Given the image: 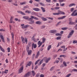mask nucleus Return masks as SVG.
<instances>
[{
	"label": "nucleus",
	"instance_id": "obj_20",
	"mask_svg": "<svg viewBox=\"0 0 77 77\" xmlns=\"http://www.w3.org/2000/svg\"><path fill=\"white\" fill-rule=\"evenodd\" d=\"M51 48V45H49L48 46V48H47V50L48 51H49L50 49Z\"/></svg>",
	"mask_w": 77,
	"mask_h": 77
},
{
	"label": "nucleus",
	"instance_id": "obj_49",
	"mask_svg": "<svg viewBox=\"0 0 77 77\" xmlns=\"http://www.w3.org/2000/svg\"><path fill=\"white\" fill-rule=\"evenodd\" d=\"M70 11L71 12H73V11L74 10V8H71Z\"/></svg>",
	"mask_w": 77,
	"mask_h": 77
},
{
	"label": "nucleus",
	"instance_id": "obj_59",
	"mask_svg": "<svg viewBox=\"0 0 77 77\" xmlns=\"http://www.w3.org/2000/svg\"><path fill=\"white\" fill-rule=\"evenodd\" d=\"M59 2H63L64 0H58Z\"/></svg>",
	"mask_w": 77,
	"mask_h": 77
},
{
	"label": "nucleus",
	"instance_id": "obj_47",
	"mask_svg": "<svg viewBox=\"0 0 77 77\" xmlns=\"http://www.w3.org/2000/svg\"><path fill=\"white\" fill-rule=\"evenodd\" d=\"M63 43V42H61L58 43L57 46V47H58L59 46V45H60V44H62Z\"/></svg>",
	"mask_w": 77,
	"mask_h": 77
},
{
	"label": "nucleus",
	"instance_id": "obj_54",
	"mask_svg": "<svg viewBox=\"0 0 77 77\" xmlns=\"http://www.w3.org/2000/svg\"><path fill=\"white\" fill-rule=\"evenodd\" d=\"M39 54H40V52L39 51H38V52H37L36 55H37L38 56H39Z\"/></svg>",
	"mask_w": 77,
	"mask_h": 77
},
{
	"label": "nucleus",
	"instance_id": "obj_38",
	"mask_svg": "<svg viewBox=\"0 0 77 77\" xmlns=\"http://www.w3.org/2000/svg\"><path fill=\"white\" fill-rule=\"evenodd\" d=\"M45 26L44 25H43L41 26V28L42 29H44V28H45Z\"/></svg>",
	"mask_w": 77,
	"mask_h": 77
},
{
	"label": "nucleus",
	"instance_id": "obj_2",
	"mask_svg": "<svg viewBox=\"0 0 77 77\" xmlns=\"http://www.w3.org/2000/svg\"><path fill=\"white\" fill-rule=\"evenodd\" d=\"M42 42H41V41H39L38 42V47H40L41 46V45L43 43H44L46 40V38L44 37H43L42 38Z\"/></svg>",
	"mask_w": 77,
	"mask_h": 77
},
{
	"label": "nucleus",
	"instance_id": "obj_55",
	"mask_svg": "<svg viewBox=\"0 0 77 77\" xmlns=\"http://www.w3.org/2000/svg\"><path fill=\"white\" fill-rule=\"evenodd\" d=\"M29 3H30L31 4H32V3H33V1L31 0L29 1Z\"/></svg>",
	"mask_w": 77,
	"mask_h": 77
},
{
	"label": "nucleus",
	"instance_id": "obj_44",
	"mask_svg": "<svg viewBox=\"0 0 77 77\" xmlns=\"http://www.w3.org/2000/svg\"><path fill=\"white\" fill-rule=\"evenodd\" d=\"M20 14H22V15H26V14H25L24 13L22 12L21 11H20Z\"/></svg>",
	"mask_w": 77,
	"mask_h": 77
},
{
	"label": "nucleus",
	"instance_id": "obj_15",
	"mask_svg": "<svg viewBox=\"0 0 77 77\" xmlns=\"http://www.w3.org/2000/svg\"><path fill=\"white\" fill-rule=\"evenodd\" d=\"M57 31L56 30H52L50 31V32L51 33H56Z\"/></svg>",
	"mask_w": 77,
	"mask_h": 77
},
{
	"label": "nucleus",
	"instance_id": "obj_50",
	"mask_svg": "<svg viewBox=\"0 0 77 77\" xmlns=\"http://www.w3.org/2000/svg\"><path fill=\"white\" fill-rule=\"evenodd\" d=\"M71 75V74H69L67 75L65 77H69V76H70V75Z\"/></svg>",
	"mask_w": 77,
	"mask_h": 77
},
{
	"label": "nucleus",
	"instance_id": "obj_7",
	"mask_svg": "<svg viewBox=\"0 0 77 77\" xmlns=\"http://www.w3.org/2000/svg\"><path fill=\"white\" fill-rule=\"evenodd\" d=\"M23 69L24 67H23V66H22L21 67H20L19 69L18 73L20 74V73H21V72H23Z\"/></svg>",
	"mask_w": 77,
	"mask_h": 77
},
{
	"label": "nucleus",
	"instance_id": "obj_42",
	"mask_svg": "<svg viewBox=\"0 0 77 77\" xmlns=\"http://www.w3.org/2000/svg\"><path fill=\"white\" fill-rule=\"evenodd\" d=\"M32 43H31V42H29L28 43V46L30 47L32 46Z\"/></svg>",
	"mask_w": 77,
	"mask_h": 77
},
{
	"label": "nucleus",
	"instance_id": "obj_33",
	"mask_svg": "<svg viewBox=\"0 0 77 77\" xmlns=\"http://www.w3.org/2000/svg\"><path fill=\"white\" fill-rule=\"evenodd\" d=\"M34 5L35 6H36V7H38V6H39V4L37 3H34Z\"/></svg>",
	"mask_w": 77,
	"mask_h": 77
},
{
	"label": "nucleus",
	"instance_id": "obj_10",
	"mask_svg": "<svg viewBox=\"0 0 77 77\" xmlns=\"http://www.w3.org/2000/svg\"><path fill=\"white\" fill-rule=\"evenodd\" d=\"M32 50H33V48H36L37 46L36 45V44H34V43H33L32 44Z\"/></svg>",
	"mask_w": 77,
	"mask_h": 77
},
{
	"label": "nucleus",
	"instance_id": "obj_9",
	"mask_svg": "<svg viewBox=\"0 0 77 77\" xmlns=\"http://www.w3.org/2000/svg\"><path fill=\"white\" fill-rule=\"evenodd\" d=\"M30 73L29 72L27 73L26 74H25L24 76V77H29L30 76Z\"/></svg>",
	"mask_w": 77,
	"mask_h": 77
},
{
	"label": "nucleus",
	"instance_id": "obj_28",
	"mask_svg": "<svg viewBox=\"0 0 77 77\" xmlns=\"http://www.w3.org/2000/svg\"><path fill=\"white\" fill-rule=\"evenodd\" d=\"M31 11H30L26 10L25 11V13H28V14H31Z\"/></svg>",
	"mask_w": 77,
	"mask_h": 77
},
{
	"label": "nucleus",
	"instance_id": "obj_29",
	"mask_svg": "<svg viewBox=\"0 0 77 77\" xmlns=\"http://www.w3.org/2000/svg\"><path fill=\"white\" fill-rule=\"evenodd\" d=\"M60 57H64V58H65V57H66V56L65 55H60Z\"/></svg>",
	"mask_w": 77,
	"mask_h": 77
},
{
	"label": "nucleus",
	"instance_id": "obj_14",
	"mask_svg": "<svg viewBox=\"0 0 77 77\" xmlns=\"http://www.w3.org/2000/svg\"><path fill=\"white\" fill-rule=\"evenodd\" d=\"M0 49L3 53H5V49H3V48H2V47L0 45Z\"/></svg>",
	"mask_w": 77,
	"mask_h": 77
},
{
	"label": "nucleus",
	"instance_id": "obj_52",
	"mask_svg": "<svg viewBox=\"0 0 77 77\" xmlns=\"http://www.w3.org/2000/svg\"><path fill=\"white\" fill-rule=\"evenodd\" d=\"M39 4H40V5H41V6H44V4L42 2L39 3Z\"/></svg>",
	"mask_w": 77,
	"mask_h": 77
},
{
	"label": "nucleus",
	"instance_id": "obj_35",
	"mask_svg": "<svg viewBox=\"0 0 77 77\" xmlns=\"http://www.w3.org/2000/svg\"><path fill=\"white\" fill-rule=\"evenodd\" d=\"M26 3V2H21L20 3V5H25Z\"/></svg>",
	"mask_w": 77,
	"mask_h": 77
},
{
	"label": "nucleus",
	"instance_id": "obj_53",
	"mask_svg": "<svg viewBox=\"0 0 77 77\" xmlns=\"http://www.w3.org/2000/svg\"><path fill=\"white\" fill-rule=\"evenodd\" d=\"M33 41L34 42H38V41L36 40L35 39V38H33Z\"/></svg>",
	"mask_w": 77,
	"mask_h": 77
},
{
	"label": "nucleus",
	"instance_id": "obj_25",
	"mask_svg": "<svg viewBox=\"0 0 77 77\" xmlns=\"http://www.w3.org/2000/svg\"><path fill=\"white\" fill-rule=\"evenodd\" d=\"M29 46L27 45L26 46V50L27 52H28L29 50Z\"/></svg>",
	"mask_w": 77,
	"mask_h": 77
},
{
	"label": "nucleus",
	"instance_id": "obj_30",
	"mask_svg": "<svg viewBox=\"0 0 77 77\" xmlns=\"http://www.w3.org/2000/svg\"><path fill=\"white\" fill-rule=\"evenodd\" d=\"M75 6V4L74 3L71 4L69 5V7H71V6Z\"/></svg>",
	"mask_w": 77,
	"mask_h": 77
},
{
	"label": "nucleus",
	"instance_id": "obj_13",
	"mask_svg": "<svg viewBox=\"0 0 77 77\" xmlns=\"http://www.w3.org/2000/svg\"><path fill=\"white\" fill-rule=\"evenodd\" d=\"M23 18H24V19H25V20H28V21H29V20L30 19L29 17L28 16H23Z\"/></svg>",
	"mask_w": 77,
	"mask_h": 77
},
{
	"label": "nucleus",
	"instance_id": "obj_36",
	"mask_svg": "<svg viewBox=\"0 0 77 77\" xmlns=\"http://www.w3.org/2000/svg\"><path fill=\"white\" fill-rule=\"evenodd\" d=\"M54 15H59V11H58V13H54L53 14Z\"/></svg>",
	"mask_w": 77,
	"mask_h": 77
},
{
	"label": "nucleus",
	"instance_id": "obj_40",
	"mask_svg": "<svg viewBox=\"0 0 77 77\" xmlns=\"http://www.w3.org/2000/svg\"><path fill=\"white\" fill-rule=\"evenodd\" d=\"M63 65H64L65 66H67V65H66V62H65V61L63 62Z\"/></svg>",
	"mask_w": 77,
	"mask_h": 77
},
{
	"label": "nucleus",
	"instance_id": "obj_39",
	"mask_svg": "<svg viewBox=\"0 0 77 77\" xmlns=\"http://www.w3.org/2000/svg\"><path fill=\"white\" fill-rule=\"evenodd\" d=\"M42 62H43V60H41L40 62V63H38V65L39 66V65H40L41 64V63H42Z\"/></svg>",
	"mask_w": 77,
	"mask_h": 77
},
{
	"label": "nucleus",
	"instance_id": "obj_1",
	"mask_svg": "<svg viewBox=\"0 0 77 77\" xmlns=\"http://www.w3.org/2000/svg\"><path fill=\"white\" fill-rule=\"evenodd\" d=\"M30 17L31 18H29V19L28 20L30 22L29 23L30 24H34L35 22L33 19H35V20H39L38 18L33 16H31Z\"/></svg>",
	"mask_w": 77,
	"mask_h": 77
},
{
	"label": "nucleus",
	"instance_id": "obj_22",
	"mask_svg": "<svg viewBox=\"0 0 77 77\" xmlns=\"http://www.w3.org/2000/svg\"><path fill=\"white\" fill-rule=\"evenodd\" d=\"M12 21H13V17H11L10 19V23H14V22H13Z\"/></svg>",
	"mask_w": 77,
	"mask_h": 77
},
{
	"label": "nucleus",
	"instance_id": "obj_8",
	"mask_svg": "<svg viewBox=\"0 0 77 77\" xmlns=\"http://www.w3.org/2000/svg\"><path fill=\"white\" fill-rule=\"evenodd\" d=\"M21 26H22V29H25V28H27V27H29V25H27L24 26V24H21Z\"/></svg>",
	"mask_w": 77,
	"mask_h": 77
},
{
	"label": "nucleus",
	"instance_id": "obj_34",
	"mask_svg": "<svg viewBox=\"0 0 77 77\" xmlns=\"http://www.w3.org/2000/svg\"><path fill=\"white\" fill-rule=\"evenodd\" d=\"M42 19L43 21H47V19L45 18H44V17H42Z\"/></svg>",
	"mask_w": 77,
	"mask_h": 77
},
{
	"label": "nucleus",
	"instance_id": "obj_58",
	"mask_svg": "<svg viewBox=\"0 0 77 77\" xmlns=\"http://www.w3.org/2000/svg\"><path fill=\"white\" fill-rule=\"evenodd\" d=\"M61 39V37H58L57 38V40H59V39Z\"/></svg>",
	"mask_w": 77,
	"mask_h": 77
},
{
	"label": "nucleus",
	"instance_id": "obj_27",
	"mask_svg": "<svg viewBox=\"0 0 77 77\" xmlns=\"http://www.w3.org/2000/svg\"><path fill=\"white\" fill-rule=\"evenodd\" d=\"M75 23V22H70L69 23V24H70V25H74Z\"/></svg>",
	"mask_w": 77,
	"mask_h": 77
},
{
	"label": "nucleus",
	"instance_id": "obj_19",
	"mask_svg": "<svg viewBox=\"0 0 77 77\" xmlns=\"http://www.w3.org/2000/svg\"><path fill=\"white\" fill-rule=\"evenodd\" d=\"M28 55H31V54H32V50H30L29 51H28Z\"/></svg>",
	"mask_w": 77,
	"mask_h": 77
},
{
	"label": "nucleus",
	"instance_id": "obj_16",
	"mask_svg": "<svg viewBox=\"0 0 77 77\" xmlns=\"http://www.w3.org/2000/svg\"><path fill=\"white\" fill-rule=\"evenodd\" d=\"M59 13V15L60 14H62V15H65V13L63 11H58Z\"/></svg>",
	"mask_w": 77,
	"mask_h": 77
},
{
	"label": "nucleus",
	"instance_id": "obj_37",
	"mask_svg": "<svg viewBox=\"0 0 77 77\" xmlns=\"http://www.w3.org/2000/svg\"><path fill=\"white\" fill-rule=\"evenodd\" d=\"M62 30H66V29H68V28L67 27H64V28H61Z\"/></svg>",
	"mask_w": 77,
	"mask_h": 77
},
{
	"label": "nucleus",
	"instance_id": "obj_62",
	"mask_svg": "<svg viewBox=\"0 0 77 77\" xmlns=\"http://www.w3.org/2000/svg\"><path fill=\"white\" fill-rule=\"evenodd\" d=\"M57 54H56V55H54V58L55 59V58H56V57H57Z\"/></svg>",
	"mask_w": 77,
	"mask_h": 77
},
{
	"label": "nucleus",
	"instance_id": "obj_32",
	"mask_svg": "<svg viewBox=\"0 0 77 77\" xmlns=\"http://www.w3.org/2000/svg\"><path fill=\"white\" fill-rule=\"evenodd\" d=\"M54 9L55 10H59L60 9V7H55L54 8Z\"/></svg>",
	"mask_w": 77,
	"mask_h": 77
},
{
	"label": "nucleus",
	"instance_id": "obj_23",
	"mask_svg": "<svg viewBox=\"0 0 77 77\" xmlns=\"http://www.w3.org/2000/svg\"><path fill=\"white\" fill-rule=\"evenodd\" d=\"M72 71H73V72H77V69H72V71L70 72H72Z\"/></svg>",
	"mask_w": 77,
	"mask_h": 77
},
{
	"label": "nucleus",
	"instance_id": "obj_57",
	"mask_svg": "<svg viewBox=\"0 0 77 77\" xmlns=\"http://www.w3.org/2000/svg\"><path fill=\"white\" fill-rule=\"evenodd\" d=\"M76 43H77V41H75V40L73 41V44H76Z\"/></svg>",
	"mask_w": 77,
	"mask_h": 77
},
{
	"label": "nucleus",
	"instance_id": "obj_46",
	"mask_svg": "<svg viewBox=\"0 0 77 77\" xmlns=\"http://www.w3.org/2000/svg\"><path fill=\"white\" fill-rule=\"evenodd\" d=\"M11 50V48H7L8 52H10V50Z\"/></svg>",
	"mask_w": 77,
	"mask_h": 77
},
{
	"label": "nucleus",
	"instance_id": "obj_45",
	"mask_svg": "<svg viewBox=\"0 0 77 77\" xmlns=\"http://www.w3.org/2000/svg\"><path fill=\"white\" fill-rule=\"evenodd\" d=\"M39 61V60H38L35 62V65H36L37 64H38V62Z\"/></svg>",
	"mask_w": 77,
	"mask_h": 77
},
{
	"label": "nucleus",
	"instance_id": "obj_51",
	"mask_svg": "<svg viewBox=\"0 0 77 77\" xmlns=\"http://www.w3.org/2000/svg\"><path fill=\"white\" fill-rule=\"evenodd\" d=\"M46 1L48 3H51V0H46Z\"/></svg>",
	"mask_w": 77,
	"mask_h": 77
},
{
	"label": "nucleus",
	"instance_id": "obj_21",
	"mask_svg": "<svg viewBox=\"0 0 77 77\" xmlns=\"http://www.w3.org/2000/svg\"><path fill=\"white\" fill-rule=\"evenodd\" d=\"M41 9L42 10L43 12H45V8H44V7H41Z\"/></svg>",
	"mask_w": 77,
	"mask_h": 77
},
{
	"label": "nucleus",
	"instance_id": "obj_31",
	"mask_svg": "<svg viewBox=\"0 0 77 77\" xmlns=\"http://www.w3.org/2000/svg\"><path fill=\"white\" fill-rule=\"evenodd\" d=\"M55 67V66H54L52 67L50 69V71H53V70H54V69Z\"/></svg>",
	"mask_w": 77,
	"mask_h": 77
},
{
	"label": "nucleus",
	"instance_id": "obj_4",
	"mask_svg": "<svg viewBox=\"0 0 77 77\" xmlns=\"http://www.w3.org/2000/svg\"><path fill=\"white\" fill-rule=\"evenodd\" d=\"M74 30H72L71 31V32H70L69 35L68 36V38H71V36H72V35H73V33H74Z\"/></svg>",
	"mask_w": 77,
	"mask_h": 77
},
{
	"label": "nucleus",
	"instance_id": "obj_64",
	"mask_svg": "<svg viewBox=\"0 0 77 77\" xmlns=\"http://www.w3.org/2000/svg\"><path fill=\"white\" fill-rule=\"evenodd\" d=\"M40 77H44V75L41 74Z\"/></svg>",
	"mask_w": 77,
	"mask_h": 77
},
{
	"label": "nucleus",
	"instance_id": "obj_17",
	"mask_svg": "<svg viewBox=\"0 0 77 77\" xmlns=\"http://www.w3.org/2000/svg\"><path fill=\"white\" fill-rule=\"evenodd\" d=\"M66 17V16H64L62 17H60L58 18V20H62L63 19L65 18Z\"/></svg>",
	"mask_w": 77,
	"mask_h": 77
},
{
	"label": "nucleus",
	"instance_id": "obj_41",
	"mask_svg": "<svg viewBox=\"0 0 77 77\" xmlns=\"http://www.w3.org/2000/svg\"><path fill=\"white\" fill-rule=\"evenodd\" d=\"M12 5H14V6H18V4H15L14 3H12Z\"/></svg>",
	"mask_w": 77,
	"mask_h": 77
},
{
	"label": "nucleus",
	"instance_id": "obj_48",
	"mask_svg": "<svg viewBox=\"0 0 77 77\" xmlns=\"http://www.w3.org/2000/svg\"><path fill=\"white\" fill-rule=\"evenodd\" d=\"M4 72L5 74H7L8 72V70H5Z\"/></svg>",
	"mask_w": 77,
	"mask_h": 77
},
{
	"label": "nucleus",
	"instance_id": "obj_26",
	"mask_svg": "<svg viewBox=\"0 0 77 77\" xmlns=\"http://www.w3.org/2000/svg\"><path fill=\"white\" fill-rule=\"evenodd\" d=\"M32 72L33 77H34V76H35V75H36L35 72L33 70L32 71Z\"/></svg>",
	"mask_w": 77,
	"mask_h": 77
},
{
	"label": "nucleus",
	"instance_id": "obj_56",
	"mask_svg": "<svg viewBox=\"0 0 77 77\" xmlns=\"http://www.w3.org/2000/svg\"><path fill=\"white\" fill-rule=\"evenodd\" d=\"M24 7L26 9V8H29V6L27 5L24 6Z\"/></svg>",
	"mask_w": 77,
	"mask_h": 77
},
{
	"label": "nucleus",
	"instance_id": "obj_61",
	"mask_svg": "<svg viewBox=\"0 0 77 77\" xmlns=\"http://www.w3.org/2000/svg\"><path fill=\"white\" fill-rule=\"evenodd\" d=\"M65 4L64 3H63L62 4H60V6H64Z\"/></svg>",
	"mask_w": 77,
	"mask_h": 77
},
{
	"label": "nucleus",
	"instance_id": "obj_5",
	"mask_svg": "<svg viewBox=\"0 0 77 77\" xmlns=\"http://www.w3.org/2000/svg\"><path fill=\"white\" fill-rule=\"evenodd\" d=\"M50 59H51V58H48V59L47 57H45L44 58V60L46 63H48V61H49V60H50Z\"/></svg>",
	"mask_w": 77,
	"mask_h": 77
},
{
	"label": "nucleus",
	"instance_id": "obj_6",
	"mask_svg": "<svg viewBox=\"0 0 77 77\" xmlns=\"http://www.w3.org/2000/svg\"><path fill=\"white\" fill-rule=\"evenodd\" d=\"M77 10H75L72 13L71 16H77V12L76 13H75L77 12Z\"/></svg>",
	"mask_w": 77,
	"mask_h": 77
},
{
	"label": "nucleus",
	"instance_id": "obj_18",
	"mask_svg": "<svg viewBox=\"0 0 77 77\" xmlns=\"http://www.w3.org/2000/svg\"><path fill=\"white\" fill-rule=\"evenodd\" d=\"M31 64H32V62L31 61L29 62V63L27 64V65H26V67L27 68V67L28 66H30V65H31Z\"/></svg>",
	"mask_w": 77,
	"mask_h": 77
},
{
	"label": "nucleus",
	"instance_id": "obj_43",
	"mask_svg": "<svg viewBox=\"0 0 77 77\" xmlns=\"http://www.w3.org/2000/svg\"><path fill=\"white\" fill-rule=\"evenodd\" d=\"M11 35H12V38H13V40H14V33L12 32L11 34Z\"/></svg>",
	"mask_w": 77,
	"mask_h": 77
},
{
	"label": "nucleus",
	"instance_id": "obj_3",
	"mask_svg": "<svg viewBox=\"0 0 77 77\" xmlns=\"http://www.w3.org/2000/svg\"><path fill=\"white\" fill-rule=\"evenodd\" d=\"M21 39H22V42L23 43H25V42H26V44H27V39L26 38H25V40L24 38H23V37H21Z\"/></svg>",
	"mask_w": 77,
	"mask_h": 77
},
{
	"label": "nucleus",
	"instance_id": "obj_12",
	"mask_svg": "<svg viewBox=\"0 0 77 77\" xmlns=\"http://www.w3.org/2000/svg\"><path fill=\"white\" fill-rule=\"evenodd\" d=\"M33 10L35 11H36V12H38V11H40V9L38 8H33Z\"/></svg>",
	"mask_w": 77,
	"mask_h": 77
},
{
	"label": "nucleus",
	"instance_id": "obj_60",
	"mask_svg": "<svg viewBox=\"0 0 77 77\" xmlns=\"http://www.w3.org/2000/svg\"><path fill=\"white\" fill-rule=\"evenodd\" d=\"M55 35L56 36H60V34L57 33Z\"/></svg>",
	"mask_w": 77,
	"mask_h": 77
},
{
	"label": "nucleus",
	"instance_id": "obj_11",
	"mask_svg": "<svg viewBox=\"0 0 77 77\" xmlns=\"http://www.w3.org/2000/svg\"><path fill=\"white\" fill-rule=\"evenodd\" d=\"M0 38H1V40L3 42H5V39H4V38L3 37V36L2 35H1Z\"/></svg>",
	"mask_w": 77,
	"mask_h": 77
},
{
	"label": "nucleus",
	"instance_id": "obj_63",
	"mask_svg": "<svg viewBox=\"0 0 77 77\" xmlns=\"http://www.w3.org/2000/svg\"><path fill=\"white\" fill-rule=\"evenodd\" d=\"M39 74L38 73L36 74V77H39Z\"/></svg>",
	"mask_w": 77,
	"mask_h": 77
},
{
	"label": "nucleus",
	"instance_id": "obj_24",
	"mask_svg": "<svg viewBox=\"0 0 77 77\" xmlns=\"http://www.w3.org/2000/svg\"><path fill=\"white\" fill-rule=\"evenodd\" d=\"M35 24H41V22L40 21H37L35 22Z\"/></svg>",
	"mask_w": 77,
	"mask_h": 77
}]
</instances>
